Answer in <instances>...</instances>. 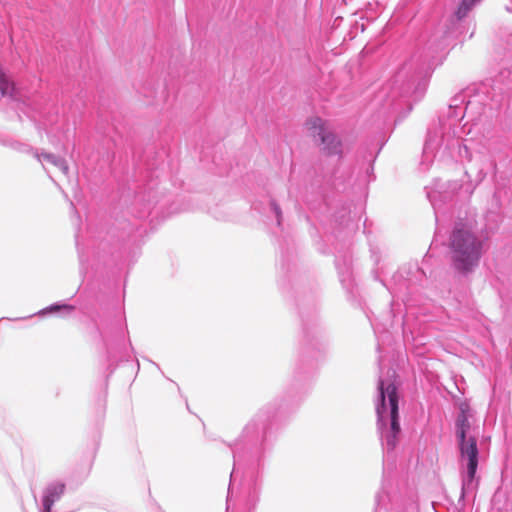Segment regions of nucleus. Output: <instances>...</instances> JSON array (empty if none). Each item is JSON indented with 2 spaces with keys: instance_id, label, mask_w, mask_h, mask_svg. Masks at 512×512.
<instances>
[{
  "instance_id": "obj_4",
  "label": "nucleus",
  "mask_w": 512,
  "mask_h": 512,
  "mask_svg": "<svg viewBox=\"0 0 512 512\" xmlns=\"http://www.w3.org/2000/svg\"><path fill=\"white\" fill-rule=\"evenodd\" d=\"M379 391L381 398V406L377 409L379 417H382V410L385 408V399L388 397V402L390 406V432L400 433V423H399V410H398V394L397 388L394 384H389L384 387L383 381L379 382Z\"/></svg>"
},
{
  "instance_id": "obj_5",
  "label": "nucleus",
  "mask_w": 512,
  "mask_h": 512,
  "mask_svg": "<svg viewBox=\"0 0 512 512\" xmlns=\"http://www.w3.org/2000/svg\"><path fill=\"white\" fill-rule=\"evenodd\" d=\"M477 1L478 0H462V2L460 3V5L457 9L456 16L459 19L465 17L467 15V13L470 11V9L472 8V6Z\"/></svg>"
},
{
  "instance_id": "obj_8",
  "label": "nucleus",
  "mask_w": 512,
  "mask_h": 512,
  "mask_svg": "<svg viewBox=\"0 0 512 512\" xmlns=\"http://www.w3.org/2000/svg\"><path fill=\"white\" fill-rule=\"evenodd\" d=\"M53 503H54L53 497L45 496L43 499L44 512H50Z\"/></svg>"
},
{
  "instance_id": "obj_2",
  "label": "nucleus",
  "mask_w": 512,
  "mask_h": 512,
  "mask_svg": "<svg viewBox=\"0 0 512 512\" xmlns=\"http://www.w3.org/2000/svg\"><path fill=\"white\" fill-rule=\"evenodd\" d=\"M480 244L475 236L466 229L455 230L451 238V248L455 267L468 271L479 259Z\"/></svg>"
},
{
  "instance_id": "obj_3",
  "label": "nucleus",
  "mask_w": 512,
  "mask_h": 512,
  "mask_svg": "<svg viewBox=\"0 0 512 512\" xmlns=\"http://www.w3.org/2000/svg\"><path fill=\"white\" fill-rule=\"evenodd\" d=\"M305 128L323 155H341L342 142L326 120L319 116H311L306 120Z\"/></svg>"
},
{
  "instance_id": "obj_6",
  "label": "nucleus",
  "mask_w": 512,
  "mask_h": 512,
  "mask_svg": "<svg viewBox=\"0 0 512 512\" xmlns=\"http://www.w3.org/2000/svg\"><path fill=\"white\" fill-rule=\"evenodd\" d=\"M65 486L63 484H56L50 487L45 496H51L54 501L57 500L64 492Z\"/></svg>"
},
{
  "instance_id": "obj_9",
  "label": "nucleus",
  "mask_w": 512,
  "mask_h": 512,
  "mask_svg": "<svg viewBox=\"0 0 512 512\" xmlns=\"http://www.w3.org/2000/svg\"><path fill=\"white\" fill-rule=\"evenodd\" d=\"M41 157H43L45 160L47 161H50V162H55V156L53 154H49V153H44L41 155Z\"/></svg>"
},
{
  "instance_id": "obj_7",
  "label": "nucleus",
  "mask_w": 512,
  "mask_h": 512,
  "mask_svg": "<svg viewBox=\"0 0 512 512\" xmlns=\"http://www.w3.org/2000/svg\"><path fill=\"white\" fill-rule=\"evenodd\" d=\"M398 435L399 433H393L390 431L385 435L386 443L391 450H393L397 445Z\"/></svg>"
},
{
  "instance_id": "obj_1",
  "label": "nucleus",
  "mask_w": 512,
  "mask_h": 512,
  "mask_svg": "<svg viewBox=\"0 0 512 512\" xmlns=\"http://www.w3.org/2000/svg\"><path fill=\"white\" fill-rule=\"evenodd\" d=\"M458 409L459 413L455 420V437L460 460L466 462L467 481L471 483L475 478L479 461L476 427L472 423L473 414L469 403L460 402Z\"/></svg>"
}]
</instances>
